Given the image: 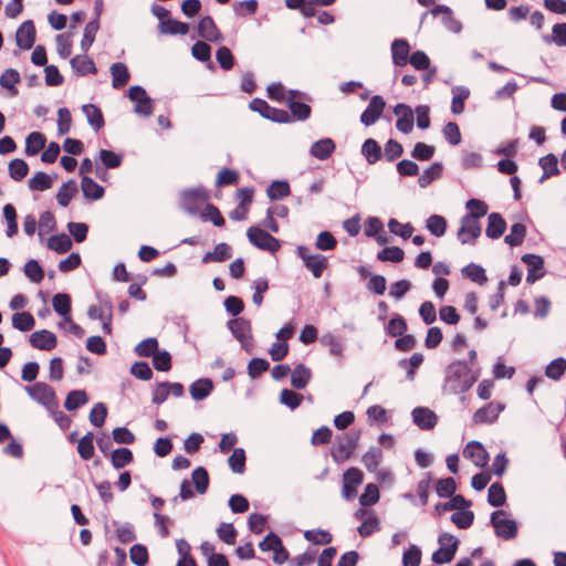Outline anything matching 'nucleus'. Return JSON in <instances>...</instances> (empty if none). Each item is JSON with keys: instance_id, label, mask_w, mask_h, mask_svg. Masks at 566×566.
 <instances>
[{"instance_id": "nucleus-1", "label": "nucleus", "mask_w": 566, "mask_h": 566, "mask_svg": "<svg viewBox=\"0 0 566 566\" xmlns=\"http://www.w3.org/2000/svg\"><path fill=\"white\" fill-rule=\"evenodd\" d=\"M479 377L480 368H472L465 360L454 359L444 369L442 392L463 395L472 388Z\"/></svg>"}, {"instance_id": "nucleus-2", "label": "nucleus", "mask_w": 566, "mask_h": 566, "mask_svg": "<svg viewBox=\"0 0 566 566\" xmlns=\"http://www.w3.org/2000/svg\"><path fill=\"white\" fill-rule=\"evenodd\" d=\"M359 440L358 432H346L336 438V444L331 450V457L336 463L347 461L355 452Z\"/></svg>"}, {"instance_id": "nucleus-3", "label": "nucleus", "mask_w": 566, "mask_h": 566, "mask_svg": "<svg viewBox=\"0 0 566 566\" xmlns=\"http://www.w3.org/2000/svg\"><path fill=\"white\" fill-rule=\"evenodd\" d=\"M250 109L259 113L262 117L274 123L285 124L291 123V115L289 112L271 106L262 98H253L249 104Z\"/></svg>"}, {"instance_id": "nucleus-4", "label": "nucleus", "mask_w": 566, "mask_h": 566, "mask_svg": "<svg viewBox=\"0 0 566 566\" xmlns=\"http://www.w3.org/2000/svg\"><path fill=\"white\" fill-rule=\"evenodd\" d=\"M505 514V511L502 510L492 512L490 524L493 526L497 537L504 541H511L517 536L518 527L514 520L501 518V516Z\"/></svg>"}, {"instance_id": "nucleus-5", "label": "nucleus", "mask_w": 566, "mask_h": 566, "mask_svg": "<svg viewBox=\"0 0 566 566\" xmlns=\"http://www.w3.org/2000/svg\"><path fill=\"white\" fill-rule=\"evenodd\" d=\"M247 235L250 243L260 250L275 253L281 248V242L279 239L274 238L272 234L259 227H250L248 229Z\"/></svg>"}, {"instance_id": "nucleus-6", "label": "nucleus", "mask_w": 566, "mask_h": 566, "mask_svg": "<svg viewBox=\"0 0 566 566\" xmlns=\"http://www.w3.org/2000/svg\"><path fill=\"white\" fill-rule=\"evenodd\" d=\"M440 548L432 554V560L436 564L450 563L457 553L459 541L450 533H441L438 537Z\"/></svg>"}, {"instance_id": "nucleus-7", "label": "nucleus", "mask_w": 566, "mask_h": 566, "mask_svg": "<svg viewBox=\"0 0 566 566\" xmlns=\"http://www.w3.org/2000/svg\"><path fill=\"white\" fill-rule=\"evenodd\" d=\"M296 254L300 259H302L305 268L312 272L315 279H319L323 275L324 270L328 265L326 256L322 254H311L310 249L307 247H297Z\"/></svg>"}, {"instance_id": "nucleus-8", "label": "nucleus", "mask_w": 566, "mask_h": 566, "mask_svg": "<svg viewBox=\"0 0 566 566\" xmlns=\"http://www.w3.org/2000/svg\"><path fill=\"white\" fill-rule=\"evenodd\" d=\"M25 391L34 401L46 407L48 409L57 406L54 389L45 382L40 381L32 386H25Z\"/></svg>"}, {"instance_id": "nucleus-9", "label": "nucleus", "mask_w": 566, "mask_h": 566, "mask_svg": "<svg viewBox=\"0 0 566 566\" xmlns=\"http://www.w3.org/2000/svg\"><path fill=\"white\" fill-rule=\"evenodd\" d=\"M481 233L482 227L480 220L470 218L468 214L461 218L457 238L462 244H474Z\"/></svg>"}, {"instance_id": "nucleus-10", "label": "nucleus", "mask_w": 566, "mask_h": 566, "mask_svg": "<svg viewBox=\"0 0 566 566\" xmlns=\"http://www.w3.org/2000/svg\"><path fill=\"white\" fill-rule=\"evenodd\" d=\"M127 96L130 101L136 102L134 112L140 116L149 117L153 115V101L147 95L146 90L140 85L129 87Z\"/></svg>"}, {"instance_id": "nucleus-11", "label": "nucleus", "mask_w": 566, "mask_h": 566, "mask_svg": "<svg viewBox=\"0 0 566 566\" xmlns=\"http://www.w3.org/2000/svg\"><path fill=\"white\" fill-rule=\"evenodd\" d=\"M209 197V191L205 187L187 189L181 195L182 207L189 213L196 214Z\"/></svg>"}, {"instance_id": "nucleus-12", "label": "nucleus", "mask_w": 566, "mask_h": 566, "mask_svg": "<svg viewBox=\"0 0 566 566\" xmlns=\"http://www.w3.org/2000/svg\"><path fill=\"white\" fill-rule=\"evenodd\" d=\"M228 327L232 335L241 343V346L250 352L252 335L251 323L242 317L233 318L228 322Z\"/></svg>"}, {"instance_id": "nucleus-13", "label": "nucleus", "mask_w": 566, "mask_h": 566, "mask_svg": "<svg viewBox=\"0 0 566 566\" xmlns=\"http://www.w3.org/2000/svg\"><path fill=\"white\" fill-rule=\"evenodd\" d=\"M364 474L357 468H349L343 474L342 495L345 500L352 501L357 495V485L363 483Z\"/></svg>"}, {"instance_id": "nucleus-14", "label": "nucleus", "mask_w": 566, "mask_h": 566, "mask_svg": "<svg viewBox=\"0 0 566 566\" xmlns=\"http://www.w3.org/2000/svg\"><path fill=\"white\" fill-rule=\"evenodd\" d=\"M394 114L397 117L396 128L402 134H410L413 129V111L405 103H398L394 107Z\"/></svg>"}, {"instance_id": "nucleus-15", "label": "nucleus", "mask_w": 566, "mask_h": 566, "mask_svg": "<svg viewBox=\"0 0 566 566\" xmlns=\"http://www.w3.org/2000/svg\"><path fill=\"white\" fill-rule=\"evenodd\" d=\"M527 266L526 282L533 284L545 275L544 259L541 255L526 253L521 258Z\"/></svg>"}, {"instance_id": "nucleus-16", "label": "nucleus", "mask_w": 566, "mask_h": 566, "mask_svg": "<svg viewBox=\"0 0 566 566\" xmlns=\"http://www.w3.org/2000/svg\"><path fill=\"white\" fill-rule=\"evenodd\" d=\"M503 410V403L489 402L474 412L472 420L475 424L493 423Z\"/></svg>"}, {"instance_id": "nucleus-17", "label": "nucleus", "mask_w": 566, "mask_h": 566, "mask_svg": "<svg viewBox=\"0 0 566 566\" xmlns=\"http://www.w3.org/2000/svg\"><path fill=\"white\" fill-rule=\"evenodd\" d=\"M386 103L380 95H375L370 98L368 106L360 115V122L365 126L374 125L381 116Z\"/></svg>"}, {"instance_id": "nucleus-18", "label": "nucleus", "mask_w": 566, "mask_h": 566, "mask_svg": "<svg viewBox=\"0 0 566 566\" xmlns=\"http://www.w3.org/2000/svg\"><path fill=\"white\" fill-rule=\"evenodd\" d=\"M36 31L32 20L24 21L17 30L15 42L22 50H30L35 42Z\"/></svg>"}, {"instance_id": "nucleus-19", "label": "nucleus", "mask_w": 566, "mask_h": 566, "mask_svg": "<svg viewBox=\"0 0 566 566\" xmlns=\"http://www.w3.org/2000/svg\"><path fill=\"white\" fill-rule=\"evenodd\" d=\"M198 34L209 42H222L223 34L218 29L214 20L210 15L200 19L198 23Z\"/></svg>"}, {"instance_id": "nucleus-20", "label": "nucleus", "mask_w": 566, "mask_h": 566, "mask_svg": "<svg viewBox=\"0 0 566 566\" xmlns=\"http://www.w3.org/2000/svg\"><path fill=\"white\" fill-rule=\"evenodd\" d=\"M29 342L33 348L40 350H52L57 344L55 334L48 329H41L32 333Z\"/></svg>"}, {"instance_id": "nucleus-21", "label": "nucleus", "mask_w": 566, "mask_h": 566, "mask_svg": "<svg viewBox=\"0 0 566 566\" xmlns=\"http://www.w3.org/2000/svg\"><path fill=\"white\" fill-rule=\"evenodd\" d=\"M411 416L413 422L421 430H431L436 427L438 422L437 415L427 407H416L412 410Z\"/></svg>"}, {"instance_id": "nucleus-22", "label": "nucleus", "mask_w": 566, "mask_h": 566, "mask_svg": "<svg viewBox=\"0 0 566 566\" xmlns=\"http://www.w3.org/2000/svg\"><path fill=\"white\" fill-rule=\"evenodd\" d=\"M463 457L467 459L472 460L474 465L476 467H484L488 463L489 460V453L486 452L483 444L479 441H470L464 450H463Z\"/></svg>"}, {"instance_id": "nucleus-23", "label": "nucleus", "mask_w": 566, "mask_h": 566, "mask_svg": "<svg viewBox=\"0 0 566 566\" xmlns=\"http://www.w3.org/2000/svg\"><path fill=\"white\" fill-rule=\"evenodd\" d=\"M430 13L433 15V17H438L440 14H442V24L444 25L446 29H448L449 31L453 32V33H460L461 30H462V23L454 19L453 17V13H452V10L446 6V4H438V6H434Z\"/></svg>"}, {"instance_id": "nucleus-24", "label": "nucleus", "mask_w": 566, "mask_h": 566, "mask_svg": "<svg viewBox=\"0 0 566 566\" xmlns=\"http://www.w3.org/2000/svg\"><path fill=\"white\" fill-rule=\"evenodd\" d=\"M390 50L394 65L402 67L408 64L410 45L406 39H395Z\"/></svg>"}, {"instance_id": "nucleus-25", "label": "nucleus", "mask_w": 566, "mask_h": 566, "mask_svg": "<svg viewBox=\"0 0 566 566\" xmlns=\"http://www.w3.org/2000/svg\"><path fill=\"white\" fill-rule=\"evenodd\" d=\"M335 142L332 138L326 137L313 143L310 148V154L318 160H326L335 151Z\"/></svg>"}, {"instance_id": "nucleus-26", "label": "nucleus", "mask_w": 566, "mask_h": 566, "mask_svg": "<svg viewBox=\"0 0 566 566\" xmlns=\"http://www.w3.org/2000/svg\"><path fill=\"white\" fill-rule=\"evenodd\" d=\"M506 230V221L499 212H492L488 216V226L485 234L488 238L495 240L503 235Z\"/></svg>"}, {"instance_id": "nucleus-27", "label": "nucleus", "mask_w": 566, "mask_h": 566, "mask_svg": "<svg viewBox=\"0 0 566 566\" xmlns=\"http://www.w3.org/2000/svg\"><path fill=\"white\" fill-rule=\"evenodd\" d=\"M70 64L73 72L78 76L97 73L94 61L86 55H75L71 59Z\"/></svg>"}, {"instance_id": "nucleus-28", "label": "nucleus", "mask_w": 566, "mask_h": 566, "mask_svg": "<svg viewBox=\"0 0 566 566\" xmlns=\"http://www.w3.org/2000/svg\"><path fill=\"white\" fill-rule=\"evenodd\" d=\"M311 378L312 370L302 363L291 370V385L297 390L304 389L311 381Z\"/></svg>"}, {"instance_id": "nucleus-29", "label": "nucleus", "mask_w": 566, "mask_h": 566, "mask_svg": "<svg viewBox=\"0 0 566 566\" xmlns=\"http://www.w3.org/2000/svg\"><path fill=\"white\" fill-rule=\"evenodd\" d=\"M472 505L470 500H467L463 495L457 494L451 496L449 502H439L434 506V512L438 515H442L448 511L469 509Z\"/></svg>"}, {"instance_id": "nucleus-30", "label": "nucleus", "mask_w": 566, "mask_h": 566, "mask_svg": "<svg viewBox=\"0 0 566 566\" xmlns=\"http://www.w3.org/2000/svg\"><path fill=\"white\" fill-rule=\"evenodd\" d=\"M231 255V247L228 243L221 242L214 247L213 251H209L202 256V263L224 262L229 260Z\"/></svg>"}, {"instance_id": "nucleus-31", "label": "nucleus", "mask_w": 566, "mask_h": 566, "mask_svg": "<svg viewBox=\"0 0 566 566\" xmlns=\"http://www.w3.org/2000/svg\"><path fill=\"white\" fill-rule=\"evenodd\" d=\"M111 74L112 85L116 90L124 87L130 78V74L127 66L122 62L112 64Z\"/></svg>"}, {"instance_id": "nucleus-32", "label": "nucleus", "mask_w": 566, "mask_h": 566, "mask_svg": "<svg viewBox=\"0 0 566 566\" xmlns=\"http://www.w3.org/2000/svg\"><path fill=\"white\" fill-rule=\"evenodd\" d=\"M212 389L213 382L209 378H200L189 387L190 395L195 400H203L211 394Z\"/></svg>"}, {"instance_id": "nucleus-33", "label": "nucleus", "mask_w": 566, "mask_h": 566, "mask_svg": "<svg viewBox=\"0 0 566 566\" xmlns=\"http://www.w3.org/2000/svg\"><path fill=\"white\" fill-rule=\"evenodd\" d=\"M78 192L77 184L75 180L70 179L63 182L56 192V201L62 207H67L73 197Z\"/></svg>"}, {"instance_id": "nucleus-34", "label": "nucleus", "mask_w": 566, "mask_h": 566, "mask_svg": "<svg viewBox=\"0 0 566 566\" xmlns=\"http://www.w3.org/2000/svg\"><path fill=\"white\" fill-rule=\"evenodd\" d=\"M158 30L163 34L176 35L181 34L185 35L189 32V25L185 22L167 19L166 21H160L158 24Z\"/></svg>"}, {"instance_id": "nucleus-35", "label": "nucleus", "mask_w": 566, "mask_h": 566, "mask_svg": "<svg viewBox=\"0 0 566 566\" xmlns=\"http://www.w3.org/2000/svg\"><path fill=\"white\" fill-rule=\"evenodd\" d=\"M82 111L85 114L88 124L93 127L94 130L98 132L104 127V116L98 106L94 104H86L82 107Z\"/></svg>"}, {"instance_id": "nucleus-36", "label": "nucleus", "mask_w": 566, "mask_h": 566, "mask_svg": "<svg viewBox=\"0 0 566 566\" xmlns=\"http://www.w3.org/2000/svg\"><path fill=\"white\" fill-rule=\"evenodd\" d=\"M81 188L84 197L92 200H98L105 193L104 188L88 176L82 177Z\"/></svg>"}, {"instance_id": "nucleus-37", "label": "nucleus", "mask_w": 566, "mask_h": 566, "mask_svg": "<svg viewBox=\"0 0 566 566\" xmlns=\"http://www.w3.org/2000/svg\"><path fill=\"white\" fill-rule=\"evenodd\" d=\"M443 174L442 163L436 161L431 164L418 178V184L421 188L428 187L432 181L439 179Z\"/></svg>"}, {"instance_id": "nucleus-38", "label": "nucleus", "mask_w": 566, "mask_h": 566, "mask_svg": "<svg viewBox=\"0 0 566 566\" xmlns=\"http://www.w3.org/2000/svg\"><path fill=\"white\" fill-rule=\"evenodd\" d=\"M286 105L291 112L290 115L292 120H306L307 118H310L312 113L310 105L303 102H297L292 98H286Z\"/></svg>"}, {"instance_id": "nucleus-39", "label": "nucleus", "mask_w": 566, "mask_h": 566, "mask_svg": "<svg viewBox=\"0 0 566 566\" xmlns=\"http://www.w3.org/2000/svg\"><path fill=\"white\" fill-rule=\"evenodd\" d=\"M538 165L543 169V176L539 179L541 182L559 174L558 159L554 154H548L542 157L538 161Z\"/></svg>"}, {"instance_id": "nucleus-40", "label": "nucleus", "mask_w": 566, "mask_h": 566, "mask_svg": "<svg viewBox=\"0 0 566 566\" xmlns=\"http://www.w3.org/2000/svg\"><path fill=\"white\" fill-rule=\"evenodd\" d=\"M382 459V451L378 447H370L361 457L368 472H376Z\"/></svg>"}, {"instance_id": "nucleus-41", "label": "nucleus", "mask_w": 566, "mask_h": 566, "mask_svg": "<svg viewBox=\"0 0 566 566\" xmlns=\"http://www.w3.org/2000/svg\"><path fill=\"white\" fill-rule=\"evenodd\" d=\"M45 136L39 132H32L25 139V154L28 156L36 155L45 146Z\"/></svg>"}, {"instance_id": "nucleus-42", "label": "nucleus", "mask_w": 566, "mask_h": 566, "mask_svg": "<svg viewBox=\"0 0 566 566\" xmlns=\"http://www.w3.org/2000/svg\"><path fill=\"white\" fill-rule=\"evenodd\" d=\"M48 248L59 254H63L71 250L72 240L65 233L55 234L49 238Z\"/></svg>"}, {"instance_id": "nucleus-43", "label": "nucleus", "mask_w": 566, "mask_h": 566, "mask_svg": "<svg viewBox=\"0 0 566 566\" xmlns=\"http://www.w3.org/2000/svg\"><path fill=\"white\" fill-rule=\"evenodd\" d=\"M134 461V455L128 448H118L113 450L111 462L114 469L119 470L130 464Z\"/></svg>"}, {"instance_id": "nucleus-44", "label": "nucleus", "mask_w": 566, "mask_h": 566, "mask_svg": "<svg viewBox=\"0 0 566 566\" xmlns=\"http://www.w3.org/2000/svg\"><path fill=\"white\" fill-rule=\"evenodd\" d=\"M71 304V296L65 293H57L52 298V306L55 313L59 314L60 316L65 317V319L70 317L72 310Z\"/></svg>"}, {"instance_id": "nucleus-45", "label": "nucleus", "mask_w": 566, "mask_h": 566, "mask_svg": "<svg viewBox=\"0 0 566 566\" xmlns=\"http://www.w3.org/2000/svg\"><path fill=\"white\" fill-rule=\"evenodd\" d=\"M361 154L366 158L367 163L373 165L381 158L382 153L379 144L375 139L368 138L361 146Z\"/></svg>"}, {"instance_id": "nucleus-46", "label": "nucleus", "mask_w": 566, "mask_h": 566, "mask_svg": "<svg viewBox=\"0 0 566 566\" xmlns=\"http://www.w3.org/2000/svg\"><path fill=\"white\" fill-rule=\"evenodd\" d=\"M88 402V396L85 390L75 389L67 394L64 407L69 411H73Z\"/></svg>"}, {"instance_id": "nucleus-47", "label": "nucleus", "mask_w": 566, "mask_h": 566, "mask_svg": "<svg viewBox=\"0 0 566 566\" xmlns=\"http://www.w3.org/2000/svg\"><path fill=\"white\" fill-rule=\"evenodd\" d=\"M506 502V494L503 485L499 482L492 483L488 492V503L493 507L503 506Z\"/></svg>"}, {"instance_id": "nucleus-48", "label": "nucleus", "mask_w": 566, "mask_h": 566, "mask_svg": "<svg viewBox=\"0 0 566 566\" xmlns=\"http://www.w3.org/2000/svg\"><path fill=\"white\" fill-rule=\"evenodd\" d=\"M462 274L464 277L480 285L485 284L488 281L485 270L476 263H470L467 266H464L462 269Z\"/></svg>"}, {"instance_id": "nucleus-49", "label": "nucleus", "mask_w": 566, "mask_h": 566, "mask_svg": "<svg viewBox=\"0 0 566 566\" xmlns=\"http://www.w3.org/2000/svg\"><path fill=\"white\" fill-rule=\"evenodd\" d=\"M21 77L17 70L14 69H8L1 76H0V85L3 88H7L12 96L18 95V90L15 88V85L20 83Z\"/></svg>"}, {"instance_id": "nucleus-50", "label": "nucleus", "mask_w": 566, "mask_h": 566, "mask_svg": "<svg viewBox=\"0 0 566 566\" xmlns=\"http://www.w3.org/2000/svg\"><path fill=\"white\" fill-rule=\"evenodd\" d=\"M98 29H99V22L97 21V19H93L92 21H90L86 24V27L84 29L83 38L81 41V50L84 53H86L90 50V48L92 46V44L94 43Z\"/></svg>"}, {"instance_id": "nucleus-51", "label": "nucleus", "mask_w": 566, "mask_h": 566, "mask_svg": "<svg viewBox=\"0 0 566 566\" xmlns=\"http://www.w3.org/2000/svg\"><path fill=\"white\" fill-rule=\"evenodd\" d=\"M53 179L43 171H38L28 181V186L33 191H44L52 187Z\"/></svg>"}, {"instance_id": "nucleus-52", "label": "nucleus", "mask_w": 566, "mask_h": 566, "mask_svg": "<svg viewBox=\"0 0 566 566\" xmlns=\"http://www.w3.org/2000/svg\"><path fill=\"white\" fill-rule=\"evenodd\" d=\"M34 325L35 319L29 312L15 313L12 316V326L20 332H29Z\"/></svg>"}, {"instance_id": "nucleus-53", "label": "nucleus", "mask_w": 566, "mask_h": 566, "mask_svg": "<svg viewBox=\"0 0 566 566\" xmlns=\"http://www.w3.org/2000/svg\"><path fill=\"white\" fill-rule=\"evenodd\" d=\"M525 235L526 227L517 222L511 226L510 234L505 235L504 242L510 247H518L524 242Z\"/></svg>"}, {"instance_id": "nucleus-54", "label": "nucleus", "mask_w": 566, "mask_h": 566, "mask_svg": "<svg viewBox=\"0 0 566 566\" xmlns=\"http://www.w3.org/2000/svg\"><path fill=\"white\" fill-rule=\"evenodd\" d=\"M426 228L434 237H442L447 231V220L442 216L432 214L426 220Z\"/></svg>"}, {"instance_id": "nucleus-55", "label": "nucleus", "mask_w": 566, "mask_h": 566, "mask_svg": "<svg viewBox=\"0 0 566 566\" xmlns=\"http://www.w3.org/2000/svg\"><path fill=\"white\" fill-rule=\"evenodd\" d=\"M291 192L290 185L285 180L273 181L266 189V195L271 200H280Z\"/></svg>"}, {"instance_id": "nucleus-56", "label": "nucleus", "mask_w": 566, "mask_h": 566, "mask_svg": "<svg viewBox=\"0 0 566 566\" xmlns=\"http://www.w3.org/2000/svg\"><path fill=\"white\" fill-rule=\"evenodd\" d=\"M321 344L328 347V352L332 356L342 358L344 352V345L339 338L331 333L324 334L321 339Z\"/></svg>"}, {"instance_id": "nucleus-57", "label": "nucleus", "mask_w": 566, "mask_h": 566, "mask_svg": "<svg viewBox=\"0 0 566 566\" xmlns=\"http://www.w3.org/2000/svg\"><path fill=\"white\" fill-rule=\"evenodd\" d=\"M94 434L88 431L77 441V452L83 460H90L94 455Z\"/></svg>"}, {"instance_id": "nucleus-58", "label": "nucleus", "mask_w": 566, "mask_h": 566, "mask_svg": "<svg viewBox=\"0 0 566 566\" xmlns=\"http://www.w3.org/2000/svg\"><path fill=\"white\" fill-rule=\"evenodd\" d=\"M192 482L199 494H205L209 488V474L203 467H198L192 471Z\"/></svg>"}, {"instance_id": "nucleus-59", "label": "nucleus", "mask_w": 566, "mask_h": 566, "mask_svg": "<svg viewBox=\"0 0 566 566\" xmlns=\"http://www.w3.org/2000/svg\"><path fill=\"white\" fill-rule=\"evenodd\" d=\"M98 159L106 169H115L122 165L123 155L116 154L112 150L101 149L98 151Z\"/></svg>"}, {"instance_id": "nucleus-60", "label": "nucleus", "mask_w": 566, "mask_h": 566, "mask_svg": "<svg viewBox=\"0 0 566 566\" xmlns=\"http://www.w3.org/2000/svg\"><path fill=\"white\" fill-rule=\"evenodd\" d=\"M405 252L399 247H386L377 253V259L381 262L399 263L403 260Z\"/></svg>"}, {"instance_id": "nucleus-61", "label": "nucleus", "mask_w": 566, "mask_h": 566, "mask_svg": "<svg viewBox=\"0 0 566 566\" xmlns=\"http://www.w3.org/2000/svg\"><path fill=\"white\" fill-rule=\"evenodd\" d=\"M465 208L469 210L467 213L470 218L480 220L488 213V205L480 199H469L465 203Z\"/></svg>"}, {"instance_id": "nucleus-62", "label": "nucleus", "mask_w": 566, "mask_h": 566, "mask_svg": "<svg viewBox=\"0 0 566 566\" xmlns=\"http://www.w3.org/2000/svg\"><path fill=\"white\" fill-rule=\"evenodd\" d=\"M566 371V359L563 357H558L552 360L545 369V375L553 379L558 380Z\"/></svg>"}, {"instance_id": "nucleus-63", "label": "nucleus", "mask_w": 566, "mask_h": 566, "mask_svg": "<svg viewBox=\"0 0 566 566\" xmlns=\"http://www.w3.org/2000/svg\"><path fill=\"white\" fill-rule=\"evenodd\" d=\"M29 172L28 164L20 158L12 159L9 163V175L15 181H21Z\"/></svg>"}, {"instance_id": "nucleus-64", "label": "nucleus", "mask_w": 566, "mask_h": 566, "mask_svg": "<svg viewBox=\"0 0 566 566\" xmlns=\"http://www.w3.org/2000/svg\"><path fill=\"white\" fill-rule=\"evenodd\" d=\"M552 32L553 35H545L544 41L554 42L558 46H566V22L554 24Z\"/></svg>"}]
</instances>
